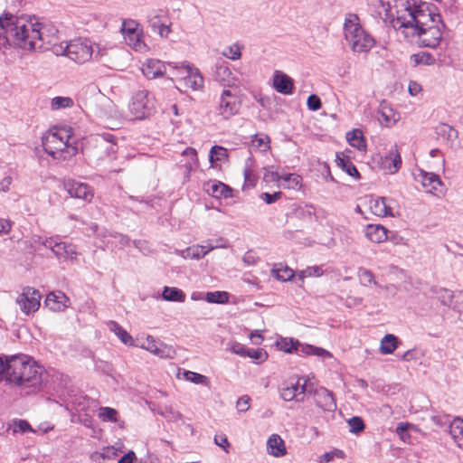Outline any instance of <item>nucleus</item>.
<instances>
[{
  "instance_id": "1",
  "label": "nucleus",
  "mask_w": 463,
  "mask_h": 463,
  "mask_svg": "<svg viewBox=\"0 0 463 463\" xmlns=\"http://www.w3.org/2000/svg\"><path fill=\"white\" fill-rule=\"evenodd\" d=\"M381 6L386 18L392 20L396 29L409 30L403 32L405 36H417L426 47L435 48L441 38L440 15L430 9L428 3H416L415 0H381Z\"/></svg>"
},
{
  "instance_id": "2",
  "label": "nucleus",
  "mask_w": 463,
  "mask_h": 463,
  "mask_svg": "<svg viewBox=\"0 0 463 463\" xmlns=\"http://www.w3.org/2000/svg\"><path fill=\"white\" fill-rule=\"evenodd\" d=\"M0 38L29 52L52 51L54 53V47L61 45L59 31L52 23L27 14H3L0 16Z\"/></svg>"
},
{
  "instance_id": "3",
  "label": "nucleus",
  "mask_w": 463,
  "mask_h": 463,
  "mask_svg": "<svg viewBox=\"0 0 463 463\" xmlns=\"http://www.w3.org/2000/svg\"><path fill=\"white\" fill-rule=\"evenodd\" d=\"M6 382L28 389V392H35L42 386L43 369L28 355L6 357Z\"/></svg>"
},
{
  "instance_id": "4",
  "label": "nucleus",
  "mask_w": 463,
  "mask_h": 463,
  "mask_svg": "<svg viewBox=\"0 0 463 463\" xmlns=\"http://www.w3.org/2000/svg\"><path fill=\"white\" fill-rule=\"evenodd\" d=\"M71 127H53L43 137L44 151L54 159L67 160L78 152L77 146L71 143Z\"/></svg>"
},
{
  "instance_id": "5",
  "label": "nucleus",
  "mask_w": 463,
  "mask_h": 463,
  "mask_svg": "<svg viewBox=\"0 0 463 463\" xmlns=\"http://www.w3.org/2000/svg\"><path fill=\"white\" fill-rule=\"evenodd\" d=\"M344 31L345 40L355 52H367L374 45V39L364 30L355 14L345 15Z\"/></svg>"
},
{
  "instance_id": "6",
  "label": "nucleus",
  "mask_w": 463,
  "mask_h": 463,
  "mask_svg": "<svg viewBox=\"0 0 463 463\" xmlns=\"http://www.w3.org/2000/svg\"><path fill=\"white\" fill-rule=\"evenodd\" d=\"M54 54L65 55L77 63L89 61L93 54V48L87 39H74L69 43H61L54 47Z\"/></svg>"
},
{
  "instance_id": "7",
  "label": "nucleus",
  "mask_w": 463,
  "mask_h": 463,
  "mask_svg": "<svg viewBox=\"0 0 463 463\" xmlns=\"http://www.w3.org/2000/svg\"><path fill=\"white\" fill-rule=\"evenodd\" d=\"M121 33L125 43L136 52L145 53L148 46L143 40V28L135 20H126L122 23Z\"/></svg>"
},
{
  "instance_id": "8",
  "label": "nucleus",
  "mask_w": 463,
  "mask_h": 463,
  "mask_svg": "<svg viewBox=\"0 0 463 463\" xmlns=\"http://www.w3.org/2000/svg\"><path fill=\"white\" fill-rule=\"evenodd\" d=\"M43 246L50 249L59 260L74 261L77 258L76 246L71 242L58 241V236L46 237Z\"/></svg>"
},
{
  "instance_id": "9",
  "label": "nucleus",
  "mask_w": 463,
  "mask_h": 463,
  "mask_svg": "<svg viewBox=\"0 0 463 463\" xmlns=\"http://www.w3.org/2000/svg\"><path fill=\"white\" fill-rule=\"evenodd\" d=\"M129 111L136 119L146 118L154 109V101L146 90L137 91L128 105Z\"/></svg>"
},
{
  "instance_id": "10",
  "label": "nucleus",
  "mask_w": 463,
  "mask_h": 463,
  "mask_svg": "<svg viewBox=\"0 0 463 463\" xmlns=\"http://www.w3.org/2000/svg\"><path fill=\"white\" fill-rule=\"evenodd\" d=\"M96 113L101 123L111 129H114L118 126L122 118L116 104L109 99H101Z\"/></svg>"
},
{
  "instance_id": "11",
  "label": "nucleus",
  "mask_w": 463,
  "mask_h": 463,
  "mask_svg": "<svg viewBox=\"0 0 463 463\" xmlns=\"http://www.w3.org/2000/svg\"><path fill=\"white\" fill-rule=\"evenodd\" d=\"M40 301V292L31 287L24 288L22 293L16 298L20 309L26 315L36 312L41 306Z\"/></svg>"
},
{
  "instance_id": "12",
  "label": "nucleus",
  "mask_w": 463,
  "mask_h": 463,
  "mask_svg": "<svg viewBox=\"0 0 463 463\" xmlns=\"http://www.w3.org/2000/svg\"><path fill=\"white\" fill-rule=\"evenodd\" d=\"M241 103L238 101L236 96L233 95L231 90H223L217 107L218 114L222 116V118L229 119L239 113Z\"/></svg>"
},
{
  "instance_id": "13",
  "label": "nucleus",
  "mask_w": 463,
  "mask_h": 463,
  "mask_svg": "<svg viewBox=\"0 0 463 463\" xmlns=\"http://www.w3.org/2000/svg\"><path fill=\"white\" fill-rule=\"evenodd\" d=\"M307 380L298 378L296 383H286L280 389V397L285 402H302L307 392Z\"/></svg>"
},
{
  "instance_id": "14",
  "label": "nucleus",
  "mask_w": 463,
  "mask_h": 463,
  "mask_svg": "<svg viewBox=\"0 0 463 463\" xmlns=\"http://www.w3.org/2000/svg\"><path fill=\"white\" fill-rule=\"evenodd\" d=\"M213 80L224 88H232L238 85V79L232 72L229 64L223 60L218 61L214 65Z\"/></svg>"
},
{
  "instance_id": "15",
  "label": "nucleus",
  "mask_w": 463,
  "mask_h": 463,
  "mask_svg": "<svg viewBox=\"0 0 463 463\" xmlns=\"http://www.w3.org/2000/svg\"><path fill=\"white\" fill-rule=\"evenodd\" d=\"M64 188L71 197L82 199L85 202H90L94 195L88 184L74 180L65 182Z\"/></svg>"
},
{
  "instance_id": "16",
  "label": "nucleus",
  "mask_w": 463,
  "mask_h": 463,
  "mask_svg": "<svg viewBox=\"0 0 463 463\" xmlns=\"http://www.w3.org/2000/svg\"><path fill=\"white\" fill-rule=\"evenodd\" d=\"M166 20L165 16L156 12H152L147 15L148 26L161 38H167L171 33L170 24H166Z\"/></svg>"
},
{
  "instance_id": "17",
  "label": "nucleus",
  "mask_w": 463,
  "mask_h": 463,
  "mask_svg": "<svg viewBox=\"0 0 463 463\" xmlns=\"http://www.w3.org/2000/svg\"><path fill=\"white\" fill-rule=\"evenodd\" d=\"M184 73L185 74L183 77V80L184 86L192 89L193 90H199L203 87V77L200 73L199 70L194 68L190 64L184 65L183 67Z\"/></svg>"
},
{
  "instance_id": "18",
  "label": "nucleus",
  "mask_w": 463,
  "mask_h": 463,
  "mask_svg": "<svg viewBox=\"0 0 463 463\" xmlns=\"http://www.w3.org/2000/svg\"><path fill=\"white\" fill-rule=\"evenodd\" d=\"M368 207L373 214L378 217L394 216L389 200L385 197H373L368 199Z\"/></svg>"
},
{
  "instance_id": "19",
  "label": "nucleus",
  "mask_w": 463,
  "mask_h": 463,
  "mask_svg": "<svg viewBox=\"0 0 463 463\" xmlns=\"http://www.w3.org/2000/svg\"><path fill=\"white\" fill-rule=\"evenodd\" d=\"M285 351L288 353H291L292 351H296L298 354H307V355H316L318 357H331L332 354L327 350L317 347L310 345H300L298 341L294 343L292 340L290 341V346L286 347Z\"/></svg>"
},
{
  "instance_id": "20",
  "label": "nucleus",
  "mask_w": 463,
  "mask_h": 463,
  "mask_svg": "<svg viewBox=\"0 0 463 463\" xmlns=\"http://www.w3.org/2000/svg\"><path fill=\"white\" fill-rule=\"evenodd\" d=\"M314 401L324 411H334L336 409L333 393L324 387L317 388L314 391Z\"/></svg>"
},
{
  "instance_id": "21",
  "label": "nucleus",
  "mask_w": 463,
  "mask_h": 463,
  "mask_svg": "<svg viewBox=\"0 0 463 463\" xmlns=\"http://www.w3.org/2000/svg\"><path fill=\"white\" fill-rule=\"evenodd\" d=\"M69 302V298L63 292L53 291L47 295L44 305L52 311L61 312L68 307Z\"/></svg>"
},
{
  "instance_id": "22",
  "label": "nucleus",
  "mask_w": 463,
  "mask_h": 463,
  "mask_svg": "<svg viewBox=\"0 0 463 463\" xmlns=\"http://www.w3.org/2000/svg\"><path fill=\"white\" fill-rule=\"evenodd\" d=\"M273 87L275 90L284 95L293 93V80L280 71H276L273 75Z\"/></svg>"
},
{
  "instance_id": "23",
  "label": "nucleus",
  "mask_w": 463,
  "mask_h": 463,
  "mask_svg": "<svg viewBox=\"0 0 463 463\" xmlns=\"http://www.w3.org/2000/svg\"><path fill=\"white\" fill-rule=\"evenodd\" d=\"M165 71V64L156 59H147L142 65V72L147 79L163 76Z\"/></svg>"
},
{
  "instance_id": "24",
  "label": "nucleus",
  "mask_w": 463,
  "mask_h": 463,
  "mask_svg": "<svg viewBox=\"0 0 463 463\" xmlns=\"http://www.w3.org/2000/svg\"><path fill=\"white\" fill-rule=\"evenodd\" d=\"M383 168L389 174L396 173L402 165V158L396 146L392 148L383 159Z\"/></svg>"
},
{
  "instance_id": "25",
  "label": "nucleus",
  "mask_w": 463,
  "mask_h": 463,
  "mask_svg": "<svg viewBox=\"0 0 463 463\" xmlns=\"http://www.w3.org/2000/svg\"><path fill=\"white\" fill-rule=\"evenodd\" d=\"M418 179L429 193L438 191V188L442 185L440 178L434 173L420 170L418 175Z\"/></svg>"
},
{
  "instance_id": "26",
  "label": "nucleus",
  "mask_w": 463,
  "mask_h": 463,
  "mask_svg": "<svg viewBox=\"0 0 463 463\" xmlns=\"http://www.w3.org/2000/svg\"><path fill=\"white\" fill-rule=\"evenodd\" d=\"M268 453L273 457H283L287 453L285 443L278 434H272L267 441Z\"/></svg>"
},
{
  "instance_id": "27",
  "label": "nucleus",
  "mask_w": 463,
  "mask_h": 463,
  "mask_svg": "<svg viewBox=\"0 0 463 463\" xmlns=\"http://www.w3.org/2000/svg\"><path fill=\"white\" fill-rule=\"evenodd\" d=\"M365 236L374 243H381L387 239V230L380 224H368L365 229Z\"/></svg>"
},
{
  "instance_id": "28",
  "label": "nucleus",
  "mask_w": 463,
  "mask_h": 463,
  "mask_svg": "<svg viewBox=\"0 0 463 463\" xmlns=\"http://www.w3.org/2000/svg\"><path fill=\"white\" fill-rule=\"evenodd\" d=\"M206 191L213 197L229 198L232 196V189L222 182H212L206 184Z\"/></svg>"
},
{
  "instance_id": "29",
  "label": "nucleus",
  "mask_w": 463,
  "mask_h": 463,
  "mask_svg": "<svg viewBox=\"0 0 463 463\" xmlns=\"http://www.w3.org/2000/svg\"><path fill=\"white\" fill-rule=\"evenodd\" d=\"M215 246L213 245H194L188 247L182 251V256L185 259H195L199 260L204 257L209 251L213 250Z\"/></svg>"
},
{
  "instance_id": "30",
  "label": "nucleus",
  "mask_w": 463,
  "mask_h": 463,
  "mask_svg": "<svg viewBox=\"0 0 463 463\" xmlns=\"http://www.w3.org/2000/svg\"><path fill=\"white\" fill-rule=\"evenodd\" d=\"M107 326L121 340L123 344L127 345H133V337L119 324L115 321H109L107 323Z\"/></svg>"
},
{
  "instance_id": "31",
  "label": "nucleus",
  "mask_w": 463,
  "mask_h": 463,
  "mask_svg": "<svg viewBox=\"0 0 463 463\" xmlns=\"http://www.w3.org/2000/svg\"><path fill=\"white\" fill-rule=\"evenodd\" d=\"M398 347V338L392 334L385 335L380 344V352L383 354H391Z\"/></svg>"
},
{
  "instance_id": "32",
  "label": "nucleus",
  "mask_w": 463,
  "mask_h": 463,
  "mask_svg": "<svg viewBox=\"0 0 463 463\" xmlns=\"http://www.w3.org/2000/svg\"><path fill=\"white\" fill-rule=\"evenodd\" d=\"M436 133L438 136L447 139L451 144L458 138V130L453 127L441 123L436 128Z\"/></svg>"
},
{
  "instance_id": "33",
  "label": "nucleus",
  "mask_w": 463,
  "mask_h": 463,
  "mask_svg": "<svg viewBox=\"0 0 463 463\" xmlns=\"http://www.w3.org/2000/svg\"><path fill=\"white\" fill-rule=\"evenodd\" d=\"M162 298L166 301L184 302L185 294L177 288L165 287Z\"/></svg>"
},
{
  "instance_id": "34",
  "label": "nucleus",
  "mask_w": 463,
  "mask_h": 463,
  "mask_svg": "<svg viewBox=\"0 0 463 463\" xmlns=\"http://www.w3.org/2000/svg\"><path fill=\"white\" fill-rule=\"evenodd\" d=\"M378 114V120L382 125L390 126L397 121L396 114L391 108L386 106H383Z\"/></svg>"
},
{
  "instance_id": "35",
  "label": "nucleus",
  "mask_w": 463,
  "mask_h": 463,
  "mask_svg": "<svg viewBox=\"0 0 463 463\" xmlns=\"http://www.w3.org/2000/svg\"><path fill=\"white\" fill-rule=\"evenodd\" d=\"M411 61L417 65H433L436 61L434 56L427 52H420L411 56Z\"/></svg>"
},
{
  "instance_id": "36",
  "label": "nucleus",
  "mask_w": 463,
  "mask_h": 463,
  "mask_svg": "<svg viewBox=\"0 0 463 463\" xmlns=\"http://www.w3.org/2000/svg\"><path fill=\"white\" fill-rule=\"evenodd\" d=\"M449 433L457 445L463 449V420H455L450 426Z\"/></svg>"
},
{
  "instance_id": "37",
  "label": "nucleus",
  "mask_w": 463,
  "mask_h": 463,
  "mask_svg": "<svg viewBox=\"0 0 463 463\" xmlns=\"http://www.w3.org/2000/svg\"><path fill=\"white\" fill-rule=\"evenodd\" d=\"M437 298L443 306L452 307L456 301V293L454 294L447 288H439L436 291Z\"/></svg>"
},
{
  "instance_id": "38",
  "label": "nucleus",
  "mask_w": 463,
  "mask_h": 463,
  "mask_svg": "<svg viewBox=\"0 0 463 463\" xmlns=\"http://www.w3.org/2000/svg\"><path fill=\"white\" fill-rule=\"evenodd\" d=\"M152 354L160 358L171 359L175 357V350L171 345H168L162 342H158L155 347V351H153Z\"/></svg>"
},
{
  "instance_id": "39",
  "label": "nucleus",
  "mask_w": 463,
  "mask_h": 463,
  "mask_svg": "<svg viewBox=\"0 0 463 463\" xmlns=\"http://www.w3.org/2000/svg\"><path fill=\"white\" fill-rule=\"evenodd\" d=\"M347 140L352 146L358 150L362 151L365 149L366 145L361 131L353 130L347 133Z\"/></svg>"
},
{
  "instance_id": "40",
  "label": "nucleus",
  "mask_w": 463,
  "mask_h": 463,
  "mask_svg": "<svg viewBox=\"0 0 463 463\" xmlns=\"http://www.w3.org/2000/svg\"><path fill=\"white\" fill-rule=\"evenodd\" d=\"M336 164L340 166L344 171H345L350 176L359 177V172L354 164L346 157L340 156L337 155L336 156Z\"/></svg>"
},
{
  "instance_id": "41",
  "label": "nucleus",
  "mask_w": 463,
  "mask_h": 463,
  "mask_svg": "<svg viewBox=\"0 0 463 463\" xmlns=\"http://www.w3.org/2000/svg\"><path fill=\"white\" fill-rule=\"evenodd\" d=\"M281 180L283 181L282 186L288 189H298L301 186V176L297 174H287L282 175Z\"/></svg>"
},
{
  "instance_id": "42",
  "label": "nucleus",
  "mask_w": 463,
  "mask_h": 463,
  "mask_svg": "<svg viewBox=\"0 0 463 463\" xmlns=\"http://www.w3.org/2000/svg\"><path fill=\"white\" fill-rule=\"evenodd\" d=\"M118 411L110 407H100L99 409V419L104 422H118Z\"/></svg>"
},
{
  "instance_id": "43",
  "label": "nucleus",
  "mask_w": 463,
  "mask_h": 463,
  "mask_svg": "<svg viewBox=\"0 0 463 463\" xmlns=\"http://www.w3.org/2000/svg\"><path fill=\"white\" fill-rule=\"evenodd\" d=\"M204 298L209 303L224 304L229 300V294L225 291L207 292Z\"/></svg>"
},
{
  "instance_id": "44",
  "label": "nucleus",
  "mask_w": 463,
  "mask_h": 463,
  "mask_svg": "<svg viewBox=\"0 0 463 463\" xmlns=\"http://www.w3.org/2000/svg\"><path fill=\"white\" fill-rule=\"evenodd\" d=\"M183 377L186 381L196 383V384L208 385V383H209V380L205 375H203L201 373L192 372V371L184 370L183 372Z\"/></svg>"
},
{
  "instance_id": "45",
  "label": "nucleus",
  "mask_w": 463,
  "mask_h": 463,
  "mask_svg": "<svg viewBox=\"0 0 463 463\" xmlns=\"http://www.w3.org/2000/svg\"><path fill=\"white\" fill-rule=\"evenodd\" d=\"M228 157V152L227 149L220 146H213L211 148L210 151V162L214 163L218 161H223L227 159Z\"/></svg>"
},
{
  "instance_id": "46",
  "label": "nucleus",
  "mask_w": 463,
  "mask_h": 463,
  "mask_svg": "<svg viewBox=\"0 0 463 463\" xmlns=\"http://www.w3.org/2000/svg\"><path fill=\"white\" fill-rule=\"evenodd\" d=\"M74 102L70 97H55L52 99L51 107L52 109L71 108Z\"/></svg>"
},
{
  "instance_id": "47",
  "label": "nucleus",
  "mask_w": 463,
  "mask_h": 463,
  "mask_svg": "<svg viewBox=\"0 0 463 463\" xmlns=\"http://www.w3.org/2000/svg\"><path fill=\"white\" fill-rule=\"evenodd\" d=\"M272 273L276 276L279 280L287 281L294 276L293 269L288 267L274 268Z\"/></svg>"
},
{
  "instance_id": "48",
  "label": "nucleus",
  "mask_w": 463,
  "mask_h": 463,
  "mask_svg": "<svg viewBox=\"0 0 463 463\" xmlns=\"http://www.w3.org/2000/svg\"><path fill=\"white\" fill-rule=\"evenodd\" d=\"M352 433H360L364 430V423L362 418L354 416L347 421Z\"/></svg>"
},
{
  "instance_id": "49",
  "label": "nucleus",
  "mask_w": 463,
  "mask_h": 463,
  "mask_svg": "<svg viewBox=\"0 0 463 463\" xmlns=\"http://www.w3.org/2000/svg\"><path fill=\"white\" fill-rule=\"evenodd\" d=\"M358 278L360 279L361 284L364 286H368L372 283H375L373 279V274L372 271L366 269H360L358 271Z\"/></svg>"
},
{
  "instance_id": "50",
  "label": "nucleus",
  "mask_w": 463,
  "mask_h": 463,
  "mask_svg": "<svg viewBox=\"0 0 463 463\" xmlns=\"http://www.w3.org/2000/svg\"><path fill=\"white\" fill-rule=\"evenodd\" d=\"M222 54L231 59V60H239L241 56V48L239 45L237 44H234V45H232L230 46L226 51H224L222 52Z\"/></svg>"
},
{
  "instance_id": "51",
  "label": "nucleus",
  "mask_w": 463,
  "mask_h": 463,
  "mask_svg": "<svg viewBox=\"0 0 463 463\" xmlns=\"http://www.w3.org/2000/svg\"><path fill=\"white\" fill-rule=\"evenodd\" d=\"M246 356L259 361H265L268 358L267 353L262 349H247Z\"/></svg>"
},
{
  "instance_id": "52",
  "label": "nucleus",
  "mask_w": 463,
  "mask_h": 463,
  "mask_svg": "<svg viewBox=\"0 0 463 463\" xmlns=\"http://www.w3.org/2000/svg\"><path fill=\"white\" fill-rule=\"evenodd\" d=\"M307 105L310 110L317 111L321 108L322 103H321V99L318 96H317L315 94H311L307 98Z\"/></svg>"
},
{
  "instance_id": "53",
  "label": "nucleus",
  "mask_w": 463,
  "mask_h": 463,
  "mask_svg": "<svg viewBox=\"0 0 463 463\" xmlns=\"http://www.w3.org/2000/svg\"><path fill=\"white\" fill-rule=\"evenodd\" d=\"M228 349L232 353L236 354L240 356H242V357L246 356L247 349L244 347L243 345H241L240 343L233 342V343L229 344Z\"/></svg>"
},
{
  "instance_id": "54",
  "label": "nucleus",
  "mask_w": 463,
  "mask_h": 463,
  "mask_svg": "<svg viewBox=\"0 0 463 463\" xmlns=\"http://www.w3.org/2000/svg\"><path fill=\"white\" fill-rule=\"evenodd\" d=\"M323 274V270L318 266L307 267L306 269L301 271V277H320Z\"/></svg>"
},
{
  "instance_id": "55",
  "label": "nucleus",
  "mask_w": 463,
  "mask_h": 463,
  "mask_svg": "<svg viewBox=\"0 0 463 463\" xmlns=\"http://www.w3.org/2000/svg\"><path fill=\"white\" fill-rule=\"evenodd\" d=\"M269 137H258L257 135L254 136V138L252 139L253 146H257L258 148H260L262 150H266L269 148Z\"/></svg>"
},
{
  "instance_id": "56",
  "label": "nucleus",
  "mask_w": 463,
  "mask_h": 463,
  "mask_svg": "<svg viewBox=\"0 0 463 463\" xmlns=\"http://www.w3.org/2000/svg\"><path fill=\"white\" fill-rule=\"evenodd\" d=\"M250 398L248 395L241 396L236 403V408L239 412H245L250 408Z\"/></svg>"
},
{
  "instance_id": "57",
  "label": "nucleus",
  "mask_w": 463,
  "mask_h": 463,
  "mask_svg": "<svg viewBox=\"0 0 463 463\" xmlns=\"http://www.w3.org/2000/svg\"><path fill=\"white\" fill-rule=\"evenodd\" d=\"M282 175H280L278 172L270 171L269 169H265L263 180L265 182H279L281 180Z\"/></svg>"
},
{
  "instance_id": "58",
  "label": "nucleus",
  "mask_w": 463,
  "mask_h": 463,
  "mask_svg": "<svg viewBox=\"0 0 463 463\" xmlns=\"http://www.w3.org/2000/svg\"><path fill=\"white\" fill-rule=\"evenodd\" d=\"M214 442L217 446L222 448L226 452H228V448L230 447V443L228 441L226 435H224V434L215 435Z\"/></svg>"
},
{
  "instance_id": "59",
  "label": "nucleus",
  "mask_w": 463,
  "mask_h": 463,
  "mask_svg": "<svg viewBox=\"0 0 463 463\" xmlns=\"http://www.w3.org/2000/svg\"><path fill=\"white\" fill-rule=\"evenodd\" d=\"M158 342L154 337L147 335L146 340L141 344V347L152 353Z\"/></svg>"
},
{
  "instance_id": "60",
  "label": "nucleus",
  "mask_w": 463,
  "mask_h": 463,
  "mask_svg": "<svg viewBox=\"0 0 463 463\" xmlns=\"http://www.w3.org/2000/svg\"><path fill=\"white\" fill-rule=\"evenodd\" d=\"M281 192H276L274 194L263 193L261 198L268 203H273L281 197Z\"/></svg>"
},
{
  "instance_id": "61",
  "label": "nucleus",
  "mask_w": 463,
  "mask_h": 463,
  "mask_svg": "<svg viewBox=\"0 0 463 463\" xmlns=\"http://www.w3.org/2000/svg\"><path fill=\"white\" fill-rule=\"evenodd\" d=\"M258 260V256L252 250L247 251L242 258L243 262L247 265H254Z\"/></svg>"
},
{
  "instance_id": "62",
  "label": "nucleus",
  "mask_w": 463,
  "mask_h": 463,
  "mask_svg": "<svg viewBox=\"0 0 463 463\" xmlns=\"http://www.w3.org/2000/svg\"><path fill=\"white\" fill-rule=\"evenodd\" d=\"M12 228V222L7 219L0 218V235L8 234Z\"/></svg>"
},
{
  "instance_id": "63",
  "label": "nucleus",
  "mask_w": 463,
  "mask_h": 463,
  "mask_svg": "<svg viewBox=\"0 0 463 463\" xmlns=\"http://www.w3.org/2000/svg\"><path fill=\"white\" fill-rule=\"evenodd\" d=\"M414 426L408 422H400L396 427V433L398 435H403L406 433L409 430L413 429Z\"/></svg>"
},
{
  "instance_id": "64",
  "label": "nucleus",
  "mask_w": 463,
  "mask_h": 463,
  "mask_svg": "<svg viewBox=\"0 0 463 463\" xmlns=\"http://www.w3.org/2000/svg\"><path fill=\"white\" fill-rule=\"evenodd\" d=\"M422 90L421 85L417 81H410L409 83V92L412 96H417Z\"/></svg>"
}]
</instances>
